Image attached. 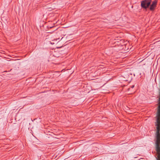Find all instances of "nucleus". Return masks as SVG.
<instances>
[{
	"mask_svg": "<svg viewBox=\"0 0 160 160\" xmlns=\"http://www.w3.org/2000/svg\"><path fill=\"white\" fill-rule=\"evenodd\" d=\"M156 150L157 152V160H160V140L155 139Z\"/></svg>",
	"mask_w": 160,
	"mask_h": 160,
	"instance_id": "1",
	"label": "nucleus"
},
{
	"mask_svg": "<svg viewBox=\"0 0 160 160\" xmlns=\"http://www.w3.org/2000/svg\"><path fill=\"white\" fill-rule=\"evenodd\" d=\"M151 0H144L141 2V7L144 8L146 9L150 5Z\"/></svg>",
	"mask_w": 160,
	"mask_h": 160,
	"instance_id": "2",
	"label": "nucleus"
},
{
	"mask_svg": "<svg viewBox=\"0 0 160 160\" xmlns=\"http://www.w3.org/2000/svg\"><path fill=\"white\" fill-rule=\"evenodd\" d=\"M157 126L160 125V106L158 107L157 114Z\"/></svg>",
	"mask_w": 160,
	"mask_h": 160,
	"instance_id": "3",
	"label": "nucleus"
},
{
	"mask_svg": "<svg viewBox=\"0 0 160 160\" xmlns=\"http://www.w3.org/2000/svg\"><path fill=\"white\" fill-rule=\"evenodd\" d=\"M160 126H157L155 139L160 140Z\"/></svg>",
	"mask_w": 160,
	"mask_h": 160,
	"instance_id": "4",
	"label": "nucleus"
},
{
	"mask_svg": "<svg viewBox=\"0 0 160 160\" xmlns=\"http://www.w3.org/2000/svg\"><path fill=\"white\" fill-rule=\"evenodd\" d=\"M157 4V2L155 1H154L152 2V4L151 5L150 9L152 11L154 9L155 7L156 6Z\"/></svg>",
	"mask_w": 160,
	"mask_h": 160,
	"instance_id": "5",
	"label": "nucleus"
},
{
	"mask_svg": "<svg viewBox=\"0 0 160 160\" xmlns=\"http://www.w3.org/2000/svg\"><path fill=\"white\" fill-rule=\"evenodd\" d=\"M120 43L123 42V40H120Z\"/></svg>",
	"mask_w": 160,
	"mask_h": 160,
	"instance_id": "6",
	"label": "nucleus"
},
{
	"mask_svg": "<svg viewBox=\"0 0 160 160\" xmlns=\"http://www.w3.org/2000/svg\"><path fill=\"white\" fill-rule=\"evenodd\" d=\"M134 87V85H132V86H131V88H133V87Z\"/></svg>",
	"mask_w": 160,
	"mask_h": 160,
	"instance_id": "7",
	"label": "nucleus"
},
{
	"mask_svg": "<svg viewBox=\"0 0 160 160\" xmlns=\"http://www.w3.org/2000/svg\"><path fill=\"white\" fill-rule=\"evenodd\" d=\"M125 45V44H122V46H124Z\"/></svg>",
	"mask_w": 160,
	"mask_h": 160,
	"instance_id": "8",
	"label": "nucleus"
},
{
	"mask_svg": "<svg viewBox=\"0 0 160 160\" xmlns=\"http://www.w3.org/2000/svg\"><path fill=\"white\" fill-rule=\"evenodd\" d=\"M130 89V88H128V90L129 91V90Z\"/></svg>",
	"mask_w": 160,
	"mask_h": 160,
	"instance_id": "9",
	"label": "nucleus"
},
{
	"mask_svg": "<svg viewBox=\"0 0 160 160\" xmlns=\"http://www.w3.org/2000/svg\"><path fill=\"white\" fill-rule=\"evenodd\" d=\"M160 42V40L159 41H158V42Z\"/></svg>",
	"mask_w": 160,
	"mask_h": 160,
	"instance_id": "10",
	"label": "nucleus"
}]
</instances>
